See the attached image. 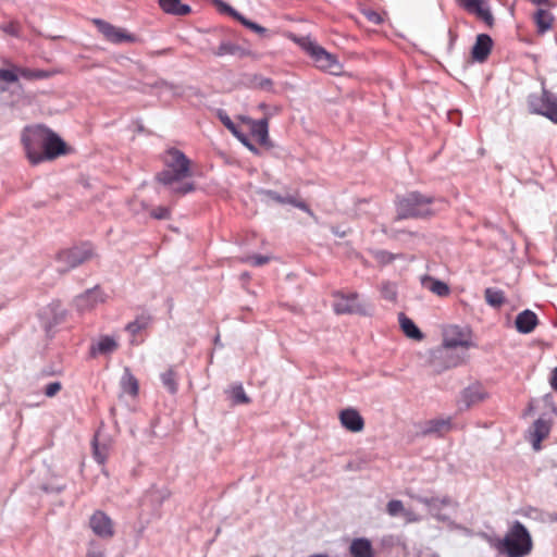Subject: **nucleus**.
Segmentation results:
<instances>
[{"label":"nucleus","instance_id":"c03bdc74","mask_svg":"<svg viewBox=\"0 0 557 557\" xmlns=\"http://www.w3.org/2000/svg\"><path fill=\"white\" fill-rule=\"evenodd\" d=\"M150 215L157 220H166L170 218L171 212L166 207H158L151 210Z\"/></svg>","mask_w":557,"mask_h":557},{"label":"nucleus","instance_id":"4c0bfd02","mask_svg":"<svg viewBox=\"0 0 557 557\" xmlns=\"http://www.w3.org/2000/svg\"><path fill=\"white\" fill-rule=\"evenodd\" d=\"M232 399L233 403L238 404H248L250 401L249 397L246 395L244 387L238 384L232 387Z\"/></svg>","mask_w":557,"mask_h":557},{"label":"nucleus","instance_id":"72a5a7b5","mask_svg":"<svg viewBox=\"0 0 557 557\" xmlns=\"http://www.w3.org/2000/svg\"><path fill=\"white\" fill-rule=\"evenodd\" d=\"M484 297L486 304L493 308H499L506 300L505 293L502 289L493 287L485 288Z\"/></svg>","mask_w":557,"mask_h":557},{"label":"nucleus","instance_id":"79ce46f5","mask_svg":"<svg viewBox=\"0 0 557 557\" xmlns=\"http://www.w3.org/2000/svg\"><path fill=\"white\" fill-rule=\"evenodd\" d=\"M238 22L244 25L245 27L249 28L250 30L259 34V35H264L267 33V28H264L263 26L246 18L243 14L242 16L238 17Z\"/></svg>","mask_w":557,"mask_h":557},{"label":"nucleus","instance_id":"dca6fc26","mask_svg":"<svg viewBox=\"0 0 557 557\" xmlns=\"http://www.w3.org/2000/svg\"><path fill=\"white\" fill-rule=\"evenodd\" d=\"M89 525L92 532L103 539L112 537L114 534L113 522L111 518L101 510H97L90 517Z\"/></svg>","mask_w":557,"mask_h":557},{"label":"nucleus","instance_id":"ea45409f","mask_svg":"<svg viewBox=\"0 0 557 557\" xmlns=\"http://www.w3.org/2000/svg\"><path fill=\"white\" fill-rule=\"evenodd\" d=\"M18 73L16 66L13 70L0 69V82L8 84L16 83L18 81Z\"/></svg>","mask_w":557,"mask_h":557},{"label":"nucleus","instance_id":"ddd939ff","mask_svg":"<svg viewBox=\"0 0 557 557\" xmlns=\"http://www.w3.org/2000/svg\"><path fill=\"white\" fill-rule=\"evenodd\" d=\"M488 397L487 392L480 383H473L463 388L458 406L460 410L469 409L470 407L484 401Z\"/></svg>","mask_w":557,"mask_h":557},{"label":"nucleus","instance_id":"a878e982","mask_svg":"<svg viewBox=\"0 0 557 557\" xmlns=\"http://www.w3.org/2000/svg\"><path fill=\"white\" fill-rule=\"evenodd\" d=\"M549 431L550 425L547 420L540 418L533 423L532 442L535 450L541 448V442L549 434Z\"/></svg>","mask_w":557,"mask_h":557},{"label":"nucleus","instance_id":"39448f33","mask_svg":"<svg viewBox=\"0 0 557 557\" xmlns=\"http://www.w3.org/2000/svg\"><path fill=\"white\" fill-rule=\"evenodd\" d=\"M301 45L305 51L311 57L317 67L333 75L342 73L343 66L334 54L327 52L323 47L309 38L302 39Z\"/></svg>","mask_w":557,"mask_h":557},{"label":"nucleus","instance_id":"4468645a","mask_svg":"<svg viewBox=\"0 0 557 557\" xmlns=\"http://www.w3.org/2000/svg\"><path fill=\"white\" fill-rule=\"evenodd\" d=\"M446 507H458V503L450 496L445 495L443 497H430V502L426 506L429 513L437 521L448 523L451 521L450 517L443 512Z\"/></svg>","mask_w":557,"mask_h":557},{"label":"nucleus","instance_id":"774afa93","mask_svg":"<svg viewBox=\"0 0 557 557\" xmlns=\"http://www.w3.org/2000/svg\"><path fill=\"white\" fill-rule=\"evenodd\" d=\"M556 486H557V482H556Z\"/></svg>","mask_w":557,"mask_h":557},{"label":"nucleus","instance_id":"de8ad7c7","mask_svg":"<svg viewBox=\"0 0 557 557\" xmlns=\"http://www.w3.org/2000/svg\"><path fill=\"white\" fill-rule=\"evenodd\" d=\"M216 4H218L220 11L230 14L236 21H238V17L242 16V14L239 12H237L234 8H232L231 5H228L227 3H225L221 0H216Z\"/></svg>","mask_w":557,"mask_h":557},{"label":"nucleus","instance_id":"c9c22d12","mask_svg":"<svg viewBox=\"0 0 557 557\" xmlns=\"http://www.w3.org/2000/svg\"><path fill=\"white\" fill-rule=\"evenodd\" d=\"M162 385L171 393L175 394L177 392V383L175 379V372L172 369L166 370L160 375Z\"/></svg>","mask_w":557,"mask_h":557},{"label":"nucleus","instance_id":"58836bf2","mask_svg":"<svg viewBox=\"0 0 557 557\" xmlns=\"http://www.w3.org/2000/svg\"><path fill=\"white\" fill-rule=\"evenodd\" d=\"M405 510L404 504L401 500L392 499L386 505V512L391 517L401 516Z\"/></svg>","mask_w":557,"mask_h":557},{"label":"nucleus","instance_id":"a18cd8bd","mask_svg":"<svg viewBox=\"0 0 557 557\" xmlns=\"http://www.w3.org/2000/svg\"><path fill=\"white\" fill-rule=\"evenodd\" d=\"M269 260H270V257H268V256L253 255V256L247 257L245 259V262H249L250 264H252L255 267H260V265L268 263Z\"/></svg>","mask_w":557,"mask_h":557},{"label":"nucleus","instance_id":"c85d7f7f","mask_svg":"<svg viewBox=\"0 0 557 557\" xmlns=\"http://www.w3.org/2000/svg\"><path fill=\"white\" fill-rule=\"evenodd\" d=\"M398 320H399L400 327H401L403 332L406 334V336H408L409 338H412V339H418V341L423 338L422 332L418 329V326L414 324V322L410 318H408L405 313H399Z\"/></svg>","mask_w":557,"mask_h":557},{"label":"nucleus","instance_id":"cd10ccee","mask_svg":"<svg viewBox=\"0 0 557 557\" xmlns=\"http://www.w3.org/2000/svg\"><path fill=\"white\" fill-rule=\"evenodd\" d=\"M120 385H121L123 393H125V394H128L133 397L138 394V389H139L138 381L132 374V372L128 368L124 369Z\"/></svg>","mask_w":557,"mask_h":557},{"label":"nucleus","instance_id":"6ab92c4d","mask_svg":"<svg viewBox=\"0 0 557 557\" xmlns=\"http://www.w3.org/2000/svg\"><path fill=\"white\" fill-rule=\"evenodd\" d=\"M339 419L344 428L351 432H360L364 428V421L361 414L354 408H347L341 411Z\"/></svg>","mask_w":557,"mask_h":557},{"label":"nucleus","instance_id":"a211bd4d","mask_svg":"<svg viewBox=\"0 0 557 557\" xmlns=\"http://www.w3.org/2000/svg\"><path fill=\"white\" fill-rule=\"evenodd\" d=\"M493 40L487 34H480L476 36L475 42L471 50L472 59L476 62H484L491 53Z\"/></svg>","mask_w":557,"mask_h":557},{"label":"nucleus","instance_id":"6e6d98bb","mask_svg":"<svg viewBox=\"0 0 557 557\" xmlns=\"http://www.w3.org/2000/svg\"><path fill=\"white\" fill-rule=\"evenodd\" d=\"M245 147H247L251 152L258 153V149L255 145L251 144L247 135L242 133L240 131L237 132V135H234Z\"/></svg>","mask_w":557,"mask_h":557},{"label":"nucleus","instance_id":"473e14b6","mask_svg":"<svg viewBox=\"0 0 557 557\" xmlns=\"http://www.w3.org/2000/svg\"><path fill=\"white\" fill-rule=\"evenodd\" d=\"M247 85L253 89H260L269 92L274 91V83L271 78L264 77L259 74H253L247 77Z\"/></svg>","mask_w":557,"mask_h":557},{"label":"nucleus","instance_id":"7c9ffc66","mask_svg":"<svg viewBox=\"0 0 557 557\" xmlns=\"http://www.w3.org/2000/svg\"><path fill=\"white\" fill-rule=\"evenodd\" d=\"M47 314H50L51 315V320L48 322L47 326L48 327H52L54 325H58L60 324L61 322L64 321L65 317H66V310L62 307V305L60 304V301H53L51 302L47 309H46V312Z\"/></svg>","mask_w":557,"mask_h":557},{"label":"nucleus","instance_id":"9d476101","mask_svg":"<svg viewBox=\"0 0 557 557\" xmlns=\"http://www.w3.org/2000/svg\"><path fill=\"white\" fill-rule=\"evenodd\" d=\"M453 348L442 345L435 349L430 359V366L435 373H442L443 371L456 367L460 363V358L454 356Z\"/></svg>","mask_w":557,"mask_h":557},{"label":"nucleus","instance_id":"0eeeda50","mask_svg":"<svg viewBox=\"0 0 557 557\" xmlns=\"http://www.w3.org/2000/svg\"><path fill=\"white\" fill-rule=\"evenodd\" d=\"M529 110L557 123V97L543 88L541 94L528 96Z\"/></svg>","mask_w":557,"mask_h":557},{"label":"nucleus","instance_id":"6e6552de","mask_svg":"<svg viewBox=\"0 0 557 557\" xmlns=\"http://www.w3.org/2000/svg\"><path fill=\"white\" fill-rule=\"evenodd\" d=\"M91 256L92 248L91 245L87 243L81 246H75L71 249L63 250L58 255V261L64 264L63 267L59 268V271L65 272L72 268H75L88 260Z\"/></svg>","mask_w":557,"mask_h":557},{"label":"nucleus","instance_id":"37998d69","mask_svg":"<svg viewBox=\"0 0 557 557\" xmlns=\"http://www.w3.org/2000/svg\"><path fill=\"white\" fill-rule=\"evenodd\" d=\"M375 259L382 264H388L396 259V255L386 251V250H377L374 252Z\"/></svg>","mask_w":557,"mask_h":557},{"label":"nucleus","instance_id":"3c124183","mask_svg":"<svg viewBox=\"0 0 557 557\" xmlns=\"http://www.w3.org/2000/svg\"><path fill=\"white\" fill-rule=\"evenodd\" d=\"M62 388V384L59 381L50 382L45 387V395L47 397H53L55 396Z\"/></svg>","mask_w":557,"mask_h":557},{"label":"nucleus","instance_id":"603ef678","mask_svg":"<svg viewBox=\"0 0 557 557\" xmlns=\"http://www.w3.org/2000/svg\"><path fill=\"white\" fill-rule=\"evenodd\" d=\"M94 457L97 460L98 463H103L107 459V453L104 448H100L97 441L95 440L94 443Z\"/></svg>","mask_w":557,"mask_h":557},{"label":"nucleus","instance_id":"f704fd0d","mask_svg":"<svg viewBox=\"0 0 557 557\" xmlns=\"http://www.w3.org/2000/svg\"><path fill=\"white\" fill-rule=\"evenodd\" d=\"M16 71L18 76L25 79H44L50 77V73L44 70H32L16 66Z\"/></svg>","mask_w":557,"mask_h":557},{"label":"nucleus","instance_id":"7ed1b4c3","mask_svg":"<svg viewBox=\"0 0 557 557\" xmlns=\"http://www.w3.org/2000/svg\"><path fill=\"white\" fill-rule=\"evenodd\" d=\"M499 554L507 557H524L532 550V539L527 528L515 521L504 539H496L492 542Z\"/></svg>","mask_w":557,"mask_h":557},{"label":"nucleus","instance_id":"49530a36","mask_svg":"<svg viewBox=\"0 0 557 557\" xmlns=\"http://www.w3.org/2000/svg\"><path fill=\"white\" fill-rule=\"evenodd\" d=\"M216 4H218L220 11L230 14L236 21H238V17L242 16V14L239 12H237L234 8H232L231 5H228L227 3H225L221 0H216Z\"/></svg>","mask_w":557,"mask_h":557},{"label":"nucleus","instance_id":"e433bc0d","mask_svg":"<svg viewBox=\"0 0 557 557\" xmlns=\"http://www.w3.org/2000/svg\"><path fill=\"white\" fill-rule=\"evenodd\" d=\"M397 286L392 282H383L381 285V295L388 301H395L397 299Z\"/></svg>","mask_w":557,"mask_h":557},{"label":"nucleus","instance_id":"5701e85b","mask_svg":"<svg viewBox=\"0 0 557 557\" xmlns=\"http://www.w3.org/2000/svg\"><path fill=\"white\" fill-rule=\"evenodd\" d=\"M421 285L440 297H446L450 293L449 286L433 276L423 275L420 278Z\"/></svg>","mask_w":557,"mask_h":557},{"label":"nucleus","instance_id":"f3484780","mask_svg":"<svg viewBox=\"0 0 557 557\" xmlns=\"http://www.w3.org/2000/svg\"><path fill=\"white\" fill-rule=\"evenodd\" d=\"M470 335L469 332L457 326L448 327L444 333L443 345L449 348L465 347L468 348L470 346Z\"/></svg>","mask_w":557,"mask_h":557},{"label":"nucleus","instance_id":"09e8293b","mask_svg":"<svg viewBox=\"0 0 557 557\" xmlns=\"http://www.w3.org/2000/svg\"><path fill=\"white\" fill-rule=\"evenodd\" d=\"M221 122L223 125L233 134L237 135V132L239 131L238 127L234 124V122L231 120V117L225 113L219 114Z\"/></svg>","mask_w":557,"mask_h":557},{"label":"nucleus","instance_id":"e2e57ef3","mask_svg":"<svg viewBox=\"0 0 557 557\" xmlns=\"http://www.w3.org/2000/svg\"><path fill=\"white\" fill-rule=\"evenodd\" d=\"M259 108L264 111L265 113V116L268 117L269 116V113H268V106L265 103H260L259 104Z\"/></svg>","mask_w":557,"mask_h":557},{"label":"nucleus","instance_id":"f8f14e48","mask_svg":"<svg viewBox=\"0 0 557 557\" xmlns=\"http://www.w3.org/2000/svg\"><path fill=\"white\" fill-rule=\"evenodd\" d=\"M258 194L260 195L261 200L267 203L270 201H274L281 205H290L313 216V212L310 210L307 203L304 202L302 200L297 199L295 196L290 194H286L283 196L280 195L277 191L271 189H260Z\"/></svg>","mask_w":557,"mask_h":557},{"label":"nucleus","instance_id":"412c9836","mask_svg":"<svg viewBox=\"0 0 557 557\" xmlns=\"http://www.w3.org/2000/svg\"><path fill=\"white\" fill-rule=\"evenodd\" d=\"M351 557H374L373 546L366 537L354 539L349 546Z\"/></svg>","mask_w":557,"mask_h":557},{"label":"nucleus","instance_id":"864d4df0","mask_svg":"<svg viewBox=\"0 0 557 557\" xmlns=\"http://www.w3.org/2000/svg\"><path fill=\"white\" fill-rule=\"evenodd\" d=\"M405 494L412 500L423 504L425 507L428 506V504L430 502V497L417 494L412 488L406 490Z\"/></svg>","mask_w":557,"mask_h":557},{"label":"nucleus","instance_id":"423d86ee","mask_svg":"<svg viewBox=\"0 0 557 557\" xmlns=\"http://www.w3.org/2000/svg\"><path fill=\"white\" fill-rule=\"evenodd\" d=\"M335 301L333 309L337 314H361L368 315L372 310L370 304L361 302L357 293L344 294L342 292L334 293Z\"/></svg>","mask_w":557,"mask_h":557},{"label":"nucleus","instance_id":"4be33fe9","mask_svg":"<svg viewBox=\"0 0 557 557\" xmlns=\"http://www.w3.org/2000/svg\"><path fill=\"white\" fill-rule=\"evenodd\" d=\"M250 53L251 52L249 49L227 40L222 41L218 49L213 51V54L216 57L235 55L238 58H244Z\"/></svg>","mask_w":557,"mask_h":557},{"label":"nucleus","instance_id":"69168bd1","mask_svg":"<svg viewBox=\"0 0 557 557\" xmlns=\"http://www.w3.org/2000/svg\"><path fill=\"white\" fill-rule=\"evenodd\" d=\"M215 344H218L220 342V337L216 336L215 339H214Z\"/></svg>","mask_w":557,"mask_h":557},{"label":"nucleus","instance_id":"a19ab883","mask_svg":"<svg viewBox=\"0 0 557 557\" xmlns=\"http://www.w3.org/2000/svg\"><path fill=\"white\" fill-rule=\"evenodd\" d=\"M148 325V320L146 318L136 319L133 322H129L126 325V331L132 335L139 333L141 330L146 329Z\"/></svg>","mask_w":557,"mask_h":557},{"label":"nucleus","instance_id":"f257e3e1","mask_svg":"<svg viewBox=\"0 0 557 557\" xmlns=\"http://www.w3.org/2000/svg\"><path fill=\"white\" fill-rule=\"evenodd\" d=\"M22 143L32 164L54 160L66 151L64 140L41 125L26 127L22 134Z\"/></svg>","mask_w":557,"mask_h":557},{"label":"nucleus","instance_id":"20e7f679","mask_svg":"<svg viewBox=\"0 0 557 557\" xmlns=\"http://www.w3.org/2000/svg\"><path fill=\"white\" fill-rule=\"evenodd\" d=\"M433 197L419 191H410L401 197H397V220L423 219L433 215Z\"/></svg>","mask_w":557,"mask_h":557},{"label":"nucleus","instance_id":"c756f323","mask_svg":"<svg viewBox=\"0 0 557 557\" xmlns=\"http://www.w3.org/2000/svg\"><path fill=\"white\" fill-rule=\"evenodd\" d=\"M450 428H451V421L449 418L433 419L425 423L423 433L424 434H443L444 432L449 431Z\"/></svg>","mask_w":557,"mask_h":557},{"label":"nucleus","instance_id":"b1692460","mask_svg":"<svg viewBox=\"0 0 557 557\" xmlns=\"http://www.w3.org/2000/svg\"><path fill=\"white\" fill-rule=\"evenodd\" d=\"M117 348V342L114 337L106 335L101 336L96 344L90 346V355H107L113 352Z\"/></svg>","mask_w":557,"mask_h":557},{"label":"nucleus","instance_id":"1a4fd4ad","mask_svg":"<svg viewBox=\"0 0 557 557\" xmlns=\"http://www.w3.org/2000/svg\"><path fill=\"white\" fill-rule=\"evenodd\" d=\"M94 24L103 37L112 44L119 45L125 41L135 42L137 40L135 35L129 34L124 28L116 27L103 20L96 18L94 20Z\"/></svg>","mask_w":557,"mask_h":557},{"label":"nucleus","instance_id":"f03ea898","mask_svg":"<svg viewBox=\"0 0 557 557\" xmlns=\"http://www.w3.org/2000/svg\"><path fill=\"white\" fill-rule=\"evenodd\" d=\"M166 154L169 156L165 161L166 168L157 174L158 182L168 186L176 195H186L195 190L194 183L183 182L191 176L190 160L176 148H170Z\"/></svg>","mask_w":557,"mask_h":557},{"label":"nucleus","instance_id":"2f4dec72","mask_svg":"<svg viewBox=\"0 0 557 557\" xmlns=\"http://www.w3.org/2000/svg\"><path fill=\"white\" fill-rule=\"evenodd\" d=\"M534 22L537 27V33L545 34L550 29L554 22V16L547 10L539 9L534 13Z\"/></svg>","mask_w":557,"mask_h":557},{"label":"nucleus","instance_id":"680f3d73","mask_svg":"<svg viewBox=\"0 0 557 557\" xmlns=\"http://www.w3.org/2000/svg\"><path fill=\"white\" fill-rule=\"evenodd\" d=\"M448 36H449V49H451L457 39V35L451 29H449Z\"/></svg>","mask_w":557,"mask_h":557},{"label":"nucleus","instance_id":"4d7b16f0","mask_svg":"<svg viewBox=\"0 0 557 557\" xmlns=\"http://www.w3.org/2000/svg\"><path fill=\"white\" fill-rule=\"evenodd\" d=\"M401 516L405 518L406 523H416L422 520V517L411 509L405 508Z\"/></svg>","mask_w":557,"mask_h":557},{"label":"nucleus","instance_id":"393cba45","mask_svg":"<svg viewBox=\"0 0 557 557\" xmlns=\"http://www.w3.org/2000/svg\"><path fill=\"white\" fill-rule=\"evenodd\" d=\"M160 8L168 14L184 16L190 13L191 8L181 0H159Z\"/></svg>","mask_w":557,"mask_h":557},{"label":"nucleus","instance_id":"bf43d9fd","mask_svg":"<svg viewBox=\"0 0 557 557\" xmlns=\"http://www.w3.org/2000/svg\"><path fill=\"white\" fill-rule=\"evenodd\" d=\"M1 29L11 36H18V25L13 22L2 25Z\"/></svg>","mask_w":557,"mask_h":557},{"label":"nucleus","instance_id":"8fccbe9b","mask_svg":"<svg viewBox=\"0 0 557 557\" xmlns=\"http://www.w3.org/2000/svg\"><path fill=\"white\" fill-rule=\"evenodd\" d=\"M152 87L160 90H169L173 96L177 95L175 86L164 79L157 81Z\"/></svg>","mask_w":557,"mask_h":557},{"label":"nucleus","instance_id":"aec40b11","mask_svg":"<svg viewBox=\"0 0 557 557\" xmlns=\"http://www.w3.org/2000/svg\"><path fill=\"white\" fill-rule=\"evenodd\" d=\"M539 323L537 315L530 309L518 313L515 320L516 329L521 334L531 333Z\"/></svg>","mask_w":557,"mask_h":557},{"label":"nucleus","instance_id":"052dcab7","mask_svg":"<svg viewBox=\"0 0 557 557\" xmlns=\"http://www.w3.org/2000/svg\"><path fill=\"white\" fill-rule=\"evenodd\" d=\"M552 387L557 391V367L554 369L550 377Z\"/></svg>","mask_w":557,"mask_h":557},{"label":"nucleus","instance_id":"9b49d317","mask_svg":"<svg viewBox=\"0 0 557 557\" xmlns=\"http://www.w3.org/2000/svg\"><path fill=\"white\" fill-rule=\"evenodd\" d=\"M106 301V295L99 286L87 289L74 299V307L81 313L91 311Z\"/></svg>","mask_w":557,"mask_h":557},{"label":"nucleus","instance_id":"13d9d810","mask_svg":"<svg viewBox=\"0 0 557 557\" xmlns=\"http://www.w3.org/2000/svg\"><path fill=\"white\" fill-rule=\"evenodd\" d=\"M86 557H104V552L101 547L96 545L95 542H91L86 553Z\"/></svg>","mask_w":557,"mask_h":557},{"label":"nucleus","instance_id":"5fc2aeb1","mask_svg":"<svg viewBox=\"0 0 557 557\" xmlns=\"http://www.w3.org/2000/svg\"><path fill=\"white\" fill-rule=\"evenodd\" d=\"M362 13L373 24L380 25L383 22L382 16L371 9L363 10Z\"/></svg>","mask_w":557,"mask_h":557},{"label":"nucleus","instance_id":"338daca9","mask_svg":"<svg viewBox=\"0 0 557 557\" xmlns=\"http://www.w3.org/2000/svg\"><path fill=\"white\" fill-rule=\"evenodd\" d=\"M163 52H165V50L158 51L157 53H158V54H162Z\"/></svg>","mask_w":557,"mask_h":557},{"label":"nucleus","instance_id":"bb28decb","mask_svg":"<svg viewBox=\"0 0 557 557\" xmlns=\"http://www.w3.org/2000/svg\"><path fill=\"white\" fill-rule=\"evenodd\" d=\"M269 117L264 116L260 120L251 121V133L258 139V141L267 146L269 144Z\"/></svg>","mask_w":557,"mask_h":557},{"label":"nucleus","instance_id":"0e129e2a","mask_svg":"<svg viewBox=\"0 0 557 557\" xmlns=\"http://www.w3.org/2000/svg\"><path fill=\"white\" fill-rule=\"evenodd\" d=\"M8 90L7 86L0 85V94H3Z\"/></svg>","mask_w":557,"mask_h":557},{"label":"nucleus","instance_id":"2eb2a0df","mask_svg":"<svg viewBox=\"0 0 557 557\" xmlns=\"http://www.w3.org/2000/svg\"><path fill=\"white\" fill-rule=\"evenodd\" d=\"M457 3L471 14H475L486 25L493 26L494 17L486 0H457Z\"/></svg>","mask_w":557,"mask_h":557}]
</instances>
